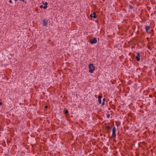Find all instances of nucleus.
<instances>
[{"label": "nucleus", "instance_id": "5", "mask_svg": "<svg viewBox=\"0 0 156 156\" xmlns=\"http://www.w3.org/2000/svg\"><path fill=\"white\" fill-rule=\"evenodd\" d=\"M96 13L94 12L93 14H91L90 15V17H93L94 18H96L97 17V16L96 15Z\"/></svg>", "mask_w": 156, "mask_h": 156}, {"label": "nucleus", "instance_id": "22", "mask_svg": "<svg viewBox=\"0 0 156 156\" xmlns=\"http://www.w3.org/2000/svg\"><path fill=\"white\" fill-rule=\"evenodd\" d=\"M150 97H151V95H150Z\"/></svg>", "mask_w": 156, "mask_h": 156}, {"label": "nucleus", "instance_id": "16", "mask_svg": "<svg viewBox=\"0 0 156 156\" xmlns=\"http://www.w3.org/2000/svg\"><path fill=\"white\" fill-rule=\"evenodd\" d=\"M105 104V103L104 102H103L102 103V105H104Z\"/></svg>", "mask_w": 156, "mask_h": 156}, {"label": "nucleus", "instance_id": "3", "mask_svg": "<svg viewBox=\"0 0 156 156\" xmlns=\"http://www.w3.org/2000/svg\"><path fill=\"white\" fill-rule=\"evenodd\" d=\"M97 42V40L96 38L95 37L92 40H90V44H95Z\"/></svg>", "mask_w": 156, "mask_h": 156}, {"label": "nucleus", "instance_id": "19", "mask_svg": "<svg viewBox=\"0 0 156 156\" xmlns=\"http://www.w3.org/2000/svg\"><path fill=\"white\" fill-rule=\"evenodd\" d=\"M2 102H0V105H2Z\"/></svg>", "mask_w": 156, "mask_h": 156}, {"label": "nucleus", "instance_id": "20", "mask_svg": "<svg viewBox=\"0 0 156 156\" xmlns=\"http://www.w3.org/2000/svg\"><path fill=\"white\" fill-rule=\"evenodd\" d=\"M48 106H45V108H48Z\"/></svg>", "mask_w": 156, "mask_h": 156}, {"label": "nucleus", "instance_id": "7", "mask_svg": "<svg viewBox=\"0 0 156 156\" xmlns=\"http://www.w3.org/2000/svg\"><path fill=\"white\" fill-rule=\"evenodd\" d=\"M43 24L44 26H47L48 22L47 21L43 20Z\"/></svg>", "mask_w": 156, "mask_h": 156}, {"label": "nucleus", "instance_id": "1", "mask_svg": "<svg viewBox=\"0 0 156 156\" xmlns=\"http://www.w3.org/2000/svg\"><path fill=\"white\" fill-rule=\"evenodd\" d=\"M89 72L91 73H93L95 69V67L93 64H90L89 65Z\"/></svg>", "mask_w": 156, "mask_h": 156}, {"label": "nucleus", "instance_id": "17", "mask_svg": "<svg viewBox=\"0 0 156 156\" xmlns=\"http://www.w3.org/2000/svg\"><path fill=\"white\" fill-rule=\"evenodd\" d=\"M105 101V98H104L103 99V102H104V101Z\"/></svg>", "mask_w": 156, "mask_h": 156}, {"label": "nucleus", "instance_id": "18", "mask_svg": "<svg viewBox=\"0 0 156 156\" xmlns=\"http://www.w3.org/2000/svg\"><path fill=\"white\" fill-rule=\"evenodd\" d=\"M9 2L10 3H12V1L11 0H10L9 1Z\"/></svg>", "mask_w": 156, "mask_h": 156}, {"label": "nucleus", "instance_id": "10", "mask_svg": "<svg viewBox=\"0 0 156 156\" xmlns=\"http://www.w3.org/2000/svg\"><path fill=\"white\" fill-rule=\"evenodd\" d=\"M69 112L67 110H65V114H67Z\"/></svg>", "mask_w": 156, "mask_h": 156}, {"label": "nucleus", "instance_id": "23", "mask_svg": "<svg viewBox=\"0 0 156 156\" xmlns=\"http://www.w3.org/2000/svg\"><path fill=\"white\" fill-rule=\"evenodd\" d=\"M14 1H17V0H14Z\"/></svg>", "mask_w": 156, "mask_h": 156}, {"label": "nucleus", "instance_id": "13", "mask_svg": "<svg viewBox=\"0 0 156 156\" xmlns=\"http://www.w3.org/2000/svg\"><path fill=\"white\" fill-rule=\"evenodd\" d=\"M47 6L46 5H45L43 7V8L44 9H45L47 8Z\"/></svg>", "mask_w": 156, "mask_h": 156}, {"label": "nucleus", "instance_id": "2", "mask_svg": "<svg viewBox=\"0 0 156 156\" xmlns=\"http://www.w3.org/2000/svg\"><path fill=\"white\" fill-rule=\"evenodd\" d=\"M116 128L115 127H114L112 128V137H116Z\"/></svg>", "mask_w": 156, "mask_h": 156}, {"label": "nucleus", "instance_id": "14", "mask_svg": "<svg viewBox=\"0 0 156 156\" xmlns=\"http://www.w3.org/2000/svg\"><path fill=\"white\" fill-rule=\"evenodd\" d=\"M129 7L131 9H132L133 8V7L131 5H129Z\"/></svg>", "mask_w": 156, "mask_h": 156}, {"label": "nucleus", "instance_id": "9", "mask_svg": "<svg viewBox=\"0 0 156 156\" xmlns=\"http://www.w3.org/2000/svg\"><path fill=\"white\" fill-rule=\"evenodd\" d=\"M111 129V127L110 126H107L106 127V129L107 130H109Z\"/></svg>", "mask_w": 156, "mask_h": 156}, {"label": "nucleus", "instance_id": "4", "mask_svg": "<svg viewBox=\"0 0 156 156\" xmlns=\"http://www.w3.org/2000/svg\"><path fill=\"white\" fill-rule=\"evenodd\" d=\"M140 55L139 53H137V55L136 57V60L138 61H140Z\"/></svg>", "mask_w": 156, "mask_h": 156}, {"label": "nucleus", "instance_id": "8", "mask_svg": "<svg viewBox=\"0 0 156 156\" xmlns=\"http://www.w3.org/2000/svg\"><path fill=\"white\" fill-rule=\"evenodd\" d=\"M102 98V96H99L98 97V101L99 102V103L100 104H101V99Z\"/></svg>", "mask_w": 156, "mask_h": 156}, {"label": "nucleus", "instance_id": "11", "mask_svg": "<svg viewBox=\"0 0 156 156\" xmlns=\"http://www.w3.org/2000/svg\"><path fill=\"white\" fill-rule=\"evenodd\" d=\"M43 4L44 5H48V3L47 2H45V3H43Z\"/></svg>", "mask_w": 156, "mask_h": 156}, {"label": "nucleus", "instance_id": "12", "mask_svg": "<svg viewBox=\"0 0 156 156\" xmlns=\"http://www.w3.org/2000/svg\"><path fill=\"white\" fill-rule=\"evenodd\" d=\"M110 116V115L109 114H108L107 115V117L108 118H109Z\"/></svg>", "mask_w": 156, "mask_h": 156}, {"label": "nucleus", "instance_id": "15", "mask_svg": "<svg viewBox=\"0 0 156 156\" xmlns=\"http://www.w3.org/2000/svg\"><path fill=\"white\" fill-rule=\"evenodd\" d=\"M43 5H40V7L41 8H43Z\"/></svg>", "mask_w": 156, "mask_h": 156}, {"label": "nucleus", "instance_id": "21", "mask_svg": "<svg viewBox=\"0 0 156 156\" xmlns=\"http://www.w3.org/2000/svg\"><path fill=\"white\" fill-rule=\"evenodd\" d=\"M20 1H23V2H24V0H20Z\"/></svg>", "mask_w": 156, "mask_h": 156}, {"label": "nucleus", "instance_id": "6", "mask_svg": "<svg viewBox=\"0 0 156 156\" xmlns=\"http://www.w3.org/2000/svg\"><path fill=\"white\" fill-rule=\"evenodd\" d=\"M150 27L149 26H146L145 27V30H146V32L147 33H149L148 30L150 29Z\"/></svg>", "mask_w": 156, "mask_h": 156}]
</instances>
